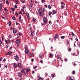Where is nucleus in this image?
Returning <instances> with one entry per match:
<instances>
[{"instance_id":"nucleus-11","label":"nucleus","mask_w":80,"mask_h":80,"mask_svg":"<svg viewBox=\"0 0 80 80\" xmlns=\"http://www.w3.org/2000/svg\"><path fill=\"white\" fill-rule=\"evenodd\" d=\"M57 58L58 59H61V56L59 54H58V56H57Z\"/></svg>"},{"instance_id":"nucleus-10","label":"nucleus","mask_w":80,"mask_h":80,"mask_svg":"<svg viewBox=\"0 0 80 80\" xmlns=\"http://www.w3.org/2000/svg\"><path fill=\"white\" fill-rule=\"evenodd\" d=\"M35 35V31L32 30L31 31V35L32 36H33Z\"/></svg>"},{"instance_id":"nucleus-33","label":"nucleus","mask_w":80,"mask_h":80,"mask_svg":"<svg viewBox=\"0 0 80 80\" xmlns=\"http://www.w3.org/2000/svg\"><path fill=\"white\" fill-rule=\"evenodd\" d=\"M38 80H43V78H39Z\"/></svg>"},{"instance_id":"nucleus-48","label":"nucleus","mask_w":80,"mask_h":80,"mask_svg":"<svg viewBox=\"0 0 80 80\" xmlns=\"http://www.w3.org/2000/svg\"><path fill=\"white\" fill-rule=\"evenodd\" d=\"M22 73H23L24 74V75H26V73H25V72H22Z\"/></svg>"},{"instance_id":"nucleus-52","label":"nucleus","mask_w":80,"mask_h":80,"mask_svg":"<svg viewBox=\"0 0 80 80\" xmlns=\"http://www.w3.org/2000/svg\"><path fill=\"white\" fill-rule=\"evenodd\" d=\"M15 14L16 15H17V16H18V13L17 12H15Z\"/></svg>"},{"instance_id":"nucleus-16","label":"nucleus","mask_w":80,"mask_h":80,"mask_svg":"<svg viewBox=\"0 0 80 80\" xmlns=\"http://www.w3.org/2000/svg\"><path fill=\"white\" fill-rule=\"evenodd\" d=\"M26 15L28 18H30V16L29 15V14L28 12H27L26 13Z\"/></svg>"},{"instance_id":"nucleus-64","label":"nucleus","mask_w":80,"mask_h":80,"mask_svg":"<svg viewBox=\"0 0 80 80\" xmlns=\"http://www.w3.org/2000/svg\"><path fill=\"white\" fill-rule=\"evenodd\" d=\"M44 6H45L46 8H47V5H45Z\"/></svg>"},{"instance_id":"nucleus-24","label":"nucleus","mask_w":80,"mask_h":80,"mask_svg":"<svg viewBox=\"0 0 80 80\" xmlns=\"http://www.w3.org/2000/svg\"><path fill=\"white\" fill-rule=\"evenodd\" d=\"M51 77L52 78H53L54 77H55V74H52Z\"/></svg>"},{"instance_id":"nucleus-53","label":"nucleus","mask_w":80,"mask_h":80,"mask_svg":"<svg viewBox=\"0 0 80 80\" xmlns=\"http://www.w3.org/2000/svg\"><path fill=\"white\" fill-rule=\"evenodd\" d=\"M18 14H22V12H21V11H20L19 12Z\"/></svg>"},{"instance_id":"nucleus-2","label":"nucleus","mask_w":80,"mask_h":80,"mask_svg":"<svg viewBox=\"0 0 80 80\" xmlns=\"http://www.w3.org/2000/svg\"><path fill=\"white\" fill-rule=\"evenodd\" d=\"M43 21L44 23L46 24L47 23V18L44 17L43 18Z\"/></svg>"},{"instance_id":"nucleus-32","label":"nucleus","mask_w":80,"mask_h":80,"mask_svg":"<svg viewBox=\"0 0 80 80\" xmlns=\"http://www.w3.org/2000/svg\"><path fill=\"white\" fill-rule=\"evenodd\" d=\"M11 10L12 11H13V12H14L15 11V8H11Z\"/></svg>"},{"instance_id":"nucleus-3","label":"nucleus","mask_w":80,"mask_h":80,"mask_svg":"<svg viewBox=\"0 0 80 80\" xmlns=\"http://www.w3.org/2000/svg\"><path fill=\"white\" fill-rule=\"evenodd\" d=\"M5 54L6 55H12V52L9 51L8 52H6Z\"/></svg>"},{"instance_id":"nucleus-42","label":"nucleus","mask_w":80,"mask_h":80,"mask_svg":"<svg viewBox=\"0 0 80 80\" xmlns=\"http://www.w3.org/2000/svg\"><path fill=\"white\" fill-rule=\"evenodd\" d=\"M4 15H6V16H7L8 14L7 13H4Z\"/></svg>"},{"instance_id":"nucleus-55","label":"nucleus","mask_w":80,"mask_h":80,"mask_svg":"<svg viewBox=\"0 0 80 80\" xmlns=\"http://www.w3.org/2000/svg\"><path fill=\"white\" fill-rule=\"evenodd\" d=\"M25 50H28V48H27V46H25Z\"/></svg>"},{"instance_id":"nucleus-38","label":"nucleus","mask_w":80,"mask_h":80,"mask_svg":"<svg viewBox=\"0 0 80 80\" xmlns=\"http://www.w3.org/2000/svg\"><path fill=\"white\" fill-rule=\"evenodd\" d=\"M64 7H65L63 5H62L61 6V8L62 9Z\"/></svg>"},{"instance_id":"nucleus-29","label":"nucleus","mask_w":80,"mask_h":80,"mask_svg":"<svg viewBox=\"0 0 80 80\" xmlns=\"http://www.w3.org/2000/svg\"><path fill=\"white\" fill-rule=\"evenodd\" d=\"M48 15H49V17H50V15H51V12L50 11L49 12Z\"/></svg>"},{"instance_id":"nucleus-43","label":"nucleus","mask_w":80,"mask_h":80,"mask_svg":"<svg viewBox=\"0 0 80 80\" xmlns=\"http://www.w3.org/2000/svg\"><path fill=\"white\" fill-rule=\"evenodd\" d=\"M2 19H3L4 20H5V19H6V18L5 17H2Z\"/></svg>"},{"instance_id":"nucleus-20","label":"nucleus","mask_w":80,"mask_h":80,"mask_svg":"<svg viewBox=\"0 0 80 80\" xmlns=\"http://www.w3.org/2000/svg\"><path fill=\"white\" fill-rule=\"evenodd\" d=\"M61 4L62 5H65V4L63 2H61Z\"/></svg>"},{"instance_id":"nucleus-13","label":"nucleus","mask_w":80,"mask_h":80,"mask_svg":"<svg viewBox=\"0 0 80 80\" xmlns=\"http://www.w3.org/2000/svg\"><path fill=\"white\" fill-rule=\"evenodd\" d=\"M13 32L14 34H15V33L17 32V29L15 28L13 29Z\"/></svg>"},{"instance_id":"nucleus-36","label":"nucleus","mask_w":80,"mask_h":80,"mask_svg":"<svg viewBox=\"0 0 80 80\" xmlns=\"http://www.w3.org/2000/svg\"><path fill=\"white\" fill-rule=\"evenodd\" d=\"M68 52H70L71 51V48H69V49H68Z\"/></svg>"},{"instance_id":"nucleus-46","label":"nucleus","mask_w":80,"mask_h":80,"mask_svg":"<svg viewBox=\"0 0 80 80\" xmlns=\"http://www.w3.org/2000/svg\"><path fill=\"white\" fill-rule=\"evenodd\" d=\"M75 71H73L72 72V74H75Z\"/></svg>"},{"instance_id":"nucleus-18","label":"nucleus","mask_w":80,"mask_h":80,"mask_svg":"<svg viewBox=\"0 0 80 80\" xmlns=\"http://www.w3.org/2000/svg\"><path fill=\"white\" fill-rule=\"evenodd\" d=\"M28 49H26L25 50V53L26 54H27L28 53Z\"/></svg>"},{"instance_id":"nucleus-49","label":"nucleus","mask_w":80,"mask_h":80,"mask_svg":"<svg viewBox=\"0 0 80 80\" xmlns=\"http://www.w3.org/2000/svg\"><path fill=\"white\" fill-rule=\"evenodd\" d=\"M14 8H17V5H15L14 6Z\"/></svg>"},{"instance_id":"nucleus-40","label":"nucleus","mask_w":80,"mask_h":80,"mask_svg":"<svg viewBox=\"0 0 80 80\" xmlns=\"http://www.w3.org/2000/svg\"><path fill=\"white\" fill-rule=\"evenodd\" d=\"M72 36H75V34H74V33H73V32H72Z\"/></svg>"},{"instance_id":"nucleus-12","label":"nucleus","mask_w":80,"mask_h":80,"mask_svg":"<svg viewBox=\"0 0 80 80\" xmlns=\"http://www.w3.org/2000/svg\"><path fill=\"white\" fill-rule=\"evenodd\" d=\"M21 64L20 63H19L18 64V67L19 68H21L22 67V66Z\"/></svg>"},{"instance_id":"nucleus-6","label":"nucleus","mask_w":80,"mask_h":80,"mask_svg":"<svg viewBox=\"0 0 80 80\" xmlns=\"http://www.w3.org/2000/svg\"><path fill=\"white\" fill-rule=\"evenodd\" d=\"M17 66H18V65H17V63H16V62H14L13 63V68H17Z\"/></svg>"},{"instance_id":"nucleus-61","label":"nucleus","mask_w":80,"mask_h":80,"mask_svg":"<svg viewBox=\"0 0 80 80\" xmlns=\"http://www.w3.org/2000/svg\"><path fill=\"white\" fill-rule=\"evenodd\" d=\"M34 60H33V59H31V62H34Z\"/></svg>"},{"instance_id":"nucleus-8","label":"nucleus","mask_w":80,"mask_h":80,"mask_svg":"<svg viewBox=\"0 0 80 80\" xmlns=\"http://www.w3.org/2000/svg\"><path fill=\"white\" fill-rule=\"evenodd\" d=\"M22 70H21V72L22 73L23 72H24L25 71V70H26V68H22Z\"/></svg>"},{"instance_id":"nucleus-45","label":"nucleus","mask_w":80,"mask_h":80,"mask_svg":"<svg viewBox=\"0 0 80 80\" xmlns=\"http://www.w3.org/2000/svg\"><path fill=\"white\" fill-rule=\"evenodd\" d=\"M49 23L51 25V24H52V22L51 21H49Z\"/></svg>"},{"instance_id":"nucleus-31","label":"nucleus","mask_w":80,"mask_h":80,"mask_svg":"<svg viewBox=\"0 0 80 80\" xmlns=\"http://www.w3.org/2000/svg\"><path fill=\"white\" fill-rule=\"evenodd\" d=\"M39 57L40 58H41L43 57V56H42V55L40 54L39 55Z\"/></svg>"},{"instance_id":"nucleus-26","label":"nucleus","mask_w":80,"mask_h":80,"mask_svg":"<svg viewBox=\"0 0 80 80\" xmlns=\"http://www.w3.org/2000/svg\"><path fill=\"white\" fill-rule=\"evenodd\" d=\"M53 14H56V13H57V12H56V11L55 10H53Z\"/></svg>"},{"instance_id":"nucleus-4","label":"nucleus","mask_w":80,"mask_h":80,"mask_svg":"<svg viewBox=\"0 0 80 80\" xmlns=\"http://www.w3.org/2000/svg\"><path fill=\"white\" fill-rule=\"evenodd\" d=\"M5 42H6V44H8V42H9V43H11V41L10 39H8V41L7 40V39H5Z\"/></svg>"},{"instance_id":"nucleus-51","label":"nucleus","mask_w":80,"mask_h":80,"mask_svg":"<svg viewBox=\"0 0 80 80\" xmlns=\"http://www.w3.org/2000/svg\"><path fill=\"white\" fill-rule=\"evenodd\" d=\"M8 38H12V37H11V36H10V35L8 36Z\"/></svg>"},{"instance_id":"nucleus-58","label":"nucleus","mask_w":80,"mask_h":80,"mask_svg":"<svg viewBox=\"0 0 80 80\" xmlns=\"http://www.w3.org/2000/svg\"><path fill=\"white\" fill-rule=\"evenodd\" d=\"M40 62L41 63H43V61L42 60H41L40 61Z\"/></svg>"},{"instance_id":"nucleus-25","label":"nucleus","mask_w":80,"mask_h":80,"mask_svg":"<svg viewBox=\"0 0 80 80\" xmlns=\"http://www.w3.org/2000/svg\"><path fill=\"white\" fill-rule=\"evenodd\" d=\"M55 38H58V35H57V34L55 35Z\"/></svg>"},{"instance_id":"nucleus-21","label":"nucleus","mask_w":80,"mask_h":80,"mask_svg":"<svg viewBox=\"0 0 80 80\" xmlns=\"http://www.w3.org/2000/svg\"><path fill=\"white\" fill-rule=\"evenodd\" d=\"M17 35H18V37H20V36H21V35H22V34L20 33H18L17 34Z\"/></svg>"},{"instance_id":"nucleus-44","label":"nucleus","mask_w":80,"mask_h":80,"mask_svg":"<svg viewBox=\"0 0 80 80\" xmlns=\"http://www.w3.org/2000/svg\"><path fill=\"white\" fill-rule=\"evenodd\" d=\"M52 57V54H50L49 55V57L51 58Z\"/></svg>"},{"instance_id":"nucleus-7","label":"nucleus","mask_w":80,"mask_h":80,"mask_svg":"<svg viewBox=\"0 0 80 80\" xmlns=\"http://www.w3.org/2000/svg\"><path fill=\"white\" fill-rule=\"evenodd\" d=\"M16 43H17L19 44V43H21V41H20V39H18L16 41Z\"/></svg>"},{"instance_id":"nucleus-14","label":"nucleus","mask_w":80,"mask_h":80,"mask_svg":"<svg viewBox=\"0 0 80 80\" xmlns=\"http://www.w3.org/2000/svg\"><path fill=\"white\" fill-rule=\"evenodd\" d=\"M28 55H29V57H32V56H33V53L32 52L29 53L28 54Z\"/></svg>"},{"instance_id":"nucleus-15","label":"nucleus","mask_w":80,"mask_h":80,"mask_svg":"<svg viewBox=\"0 0 80 80\" xmlns=\"http://www.w3.org/2000/svg\"><path fill=\"white\" fill-rule=\"evenodd\" d=\"M18 76L20 77V78H22V74L20 72H19Z\"/></svg>"},{"instance_id":"nucleus-59","label":"nucleus","mask_w":80,"mask_h":80,"mask_svg":"<svg viewBox=\"0 0 80 80\" xmlns=\"http://www.w3.org/2000/svg\"><path fill=\"white\" fill-rule=\"evenodd\" d=\"M32 74H33V73H35V72H34V71H32Z\"/></svg>"},{"instance_id":"nucleus-47","label":"nucleus","mask_w":80,"mask_h":80,"mask_svg":"<svg viewBox=\"0 0 80 80\" xmlns=\"http://www.w3.org/2000/svg\"><path fill=\"white\" fill-rule=\"evenodd\" d=\"M67 44L68 45L69 44V42L68 41V40L67 42Z\"/></svg>"},{"instance_id":"nucleus-37","label":"nucleus","mask_w":80,"mask_h":80,"mask_svg":"<svg viewBox=\"0 0 80 80\" xmlns=\"http://www.w3.org/2000/svg\"><path fill=\"white\" fill-rule=\"evenodd\" d=\"M21 2L23 3H25V1L23 0H21Z\"/></svg>"},{"instance_id":"nucleus-62","label":"nucleus","mask_w":80,"mask_h":80,"mask_svg":"<svg viewBox=\"0 0 80 80\" xmlns=\"http://www.w3.org/2000/svg\"><path fill=\"white\" fill-rule=\"evenodd\" d=\"M53 38V39H54V40H55H55H56V38H56L55 37H54Z\"/></svg>"},{"instance_id":"nucleus-30","label":"nucleus","mask_w":80,"mask_h":80,"mask_svg":"<svg viewBox=\"0 0 80 80\" xmlns=\"http://www.w3.org/2000/svg\"><path fill=\"white\" fill-rule=\"evenodd\" d=\"M6 3L7 5H8L9 4V2L8 1H6Z\"/></svg>"},{"instance_id":"nucleus-5","label":"nucleus","mask_w":80,"mask_h":80,"mask_svg":"<svg viewBox=\"0 0 80 80\" xmlns=\"http://www.w3.org/2000/svg\"><path fill=\"white\" fill-rule=\"evenodd\" d=\"M14 59L16 61H18V60H19V58L18 57V55H16Z\"/></svg>"},{"instance_id":"nucleus-27","label":"nucleus","mask_w":80,"mask_h":80,"mask_svg":"<svg viewBox=\"0 0 80 80\" xmlns=\"http://www.w3.org/2000/svg\"><path fill=\"white\" fill-rule=\"evenodd\" d=\"M61 38L62 39H64V38H65V36H62L61 37Z\"/></svg>"},{"instance_id":"nucleus-50","label":"nucleus","mask_w":80,"mask_h":80,"mask_svg":"<svg viewBox=\"0 0 80 80\" xmlns=\"http://www.w3.org/2000/svg\"><path fill=\"white\" fill-rule=\"evenodd\" d=\"M73 65L74 67H75V66L76 65V64L75 63V62H74Z\"/></svg>"},{"instance_id":"nucleus-19","label":"nucleus","mask_w":80,"mask_h":80,"mask_svg":"<svg viewBox=\"0 0 80 80\" xmlns=\"http://www.w3.org/2000/svg\"><path fill=\"white\" fill-rule=\"evenodd\" d=\"M33 5V3H31L29 6V8L30 7H31V8H32V5Z\"/></svg>"},{"instance_id":"nucleus-23","label":"nucleus","mask_w":80,"mask_h":80,"mask_svg":"<svg viewBox=\"0 0 80 80\" xmlns=\"http://www.w3.org/2000/svg\"><path fill=\"white\" fill-rule=\"evenodd\" d=\"M36 21V19H35V18H33L32 19V22H35Z\"/></svg>"},{"instance_id":"nucleus-57","label":"nucleus","mask_w":80,"mask_h":80,"mask_svg":"<svg viewBox=\"0 0 80 80\" xmlns=\"http://www.w3.org/2000/svg\"><path fill=\"white\" fill-rule=\"evenodd\" d=\"M37 68V66H35V67H33V68H34V69H35V68Z\"/></svg>"},{"instance_id":"nucleus-28","label":"nucleus","mask_w":80,"mask_h":80,"mask_svg":"<svg viewBox=\"0 0 80 80\" xmlns=\"http://www.w3.org/2000/svg\"><path fill=\"white\" fill-rule=\"evenodd\" d=\"M68 80H74L72 78V77H70L69 78Z\"/></svg>"},{"instance_id":"nucleus-22","label":"nucleus","mask_w":80,"mask_h":80,"mask_svg":"<svg viewBox=\"0 0 80 80\" xmlns=\"http://www.w3.org/2000/svg\"><path fill=\"white\" fill-rule=\"evenodd\" d=\"M19 18V21H21V20H22V17H21V16L19 17H18Z\"/></svg>"},{"instance_id":"nucleus-39","label":"nucleus","mask_w":80,"mask_h":80,"mask_svg":"<svg viewBox=\"0 0 80 80\" xmlns=\"http://www.w3.org/2000/svg\"><path fill=\"white\" fill-rule=\"evenodd\" d=\"M9 26H10L11 25V22H8Z\"/></svg>"},{"instance_id":"nucleus-41","label":"nucleus","mask_w":80,"mask_h":80,"mask_svg":"<svg viewBox=\"0 0 80 80\" xmlns=\"http://www.w3.org/2000/svg\"><path fill=\"white\" fill-rule=\"evenodd\" d=\"M44 2H45V0H42L41 1V2H42V3H44Z\"/></svg>"},{"instance_id":"nucleus-60","label":"nucleus","mask_w":80,"mask_h":80,"mask_svg":"<svg viewBox=\"0 0 80 80\" xmlns=\"http://www.w3.org/2000/svg\"><path fill=\"white\" fill-rule=\"evenodd\" d=\"M75 40L76 41H77V42H78V38H76V39H75Z\"/></svg>"},{"instance_id":"nucleus-63","label":"nucleus","mask_w":80,"mask_h":80,"mask_svg":"<svg viewBox=\"0 0 80 80\" xmlns=\"http://www.w3.org/2000/svg\"><path fill=\"white\" fill-rule=\"evenodd\" d=\"M53 38V39H54V40H55H55H56V38H56L55 37H54Z\"/></svg>"},{"instance_id":"nucleus-17","label":"nucleus","mask_w":80,"mask_h":80,"mask_svg":"<svg viewBox=\"0 0 80 80\" xmlns=\"http://www.w3.org/2000/svg\"><path fill=\"white\" fill-rule=\"evenodd\" d=\"M2 3H1L0 4V11L2 10Z\"/></svg>"},{"instance_id":"nucleus-56","label":"nucleus","mask_w":80,"mask_h":80,"mask_svg":"<svg viewBox=\"0 0 80 80\" xmlns=\"http://www.w3.org/2000/svg\"><path fill=\"white\" fill-rule=\"evenodd\" d=\"M67 58H66L65 60H64V61H65V62H67Z\"/></svg>"},{"instance_id":"nucleus-54","label":"nucleus","mask_w":80,"mask_h":80,"mask_svg":"<svg viewBox=\"0 0 80 80\" xmlns=\"http://www.w3.org/2000/svg\"><path fill=\"white\" fill-rule=\"evenodd\" d=\"M2 57L1 58H0V61H2Z\"/></svg>"},{"instance_id":"nucleus-35","label":"nucleus","mask_w":80,"mask_h":80,"mask_svg":"<svg viewBox=\"0 0 80 80\" xmlns=\"http://www.w3.org/2000/svg\"><path fill=\"white\" fill-rule=\"evenodd\" d=\"M48 8L49 9H51V6H50V5H49L48 6Z\"/></svg>"},{"instance_id":"nucleus-34","label":"nucleus","mask_w":80,"mask_h":80,"mask_svg":"<svg viewBox=\"0 0 80 80\" xmlns=\"http://www.w3.org/2000/svg\"><path fill=\"white\" fill-rule=\"evenodd\" d=\"M12 19L13 20H15V17L14 16H13L12 18Z\"/></svg>"},{"instance_id":"nucleus-9","label":"nucleus","mask_w":80,"mask_h":80,"mask_svg":"<svg viewBox=\"0 0 80 80\" xmlns=\"http://www.w3.org/2000/svg\"><path fill=\"white\" fill-rule=\"evenodd\" d=\"M26 73H28L30 72V68H27L26 69Z\"/></svg>"},{"instance_id":"nucleus-1","label":"nucleus","mask_w":80,"mask_h":80,"mask_svg":"<svg viewBox=\"0 0 80 80\" xmlns=\"http://www.w3.org/2000/svg\"><path fill=\"white\" fill-rule=\"evenodd\" d=\"M45 9H42V8H40L38 10V13L40 15L43 16L44 15V11H45Z\"/></svg>"}]
</instances>
